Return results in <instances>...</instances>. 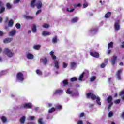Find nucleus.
<instances>
[{"instance_id": "obj_1", "label": "nucleus", "mask_w": 124, "mask_h": 124, "mask_svg": "<svg viewBox=\"0 0 124 124\" xmlns=\"http://www.w3.org/2000/svg\"><path fill=\"white\" fill-rule=\"evenodd\" d=\"M54 54V52L53 51L50 52V55L53 61V66L56 69H59L60 68V61L57 60V56H55Z\"/></svg>"}, {"instance_id": "obj_2", "label": "nucleus", "mask_w": 124, "mask_h": 124, "mask_svg": "<svg viewBox=\"0 0 124 124\" xmlns=\"http://www.w3.org/2000/svg\"><path fill=\"white\" fill-rule=\"evenodd\" d=\"M87 98H91L93 100H95L96 99V102L99 105H101V103L100 102V98L98 96H96L92 93H89L87 94Z\"/></svg>"}, {"instance_id": "obj_3", "label": "nucleus", "mask_w": 124, "mask_h": 124, "mask_svg": "<svg viewBox=\"0 0 124 124\" xmlns=\"http://www.w3.org/2000/svg\"><path fill=\"white\" fill-rule=\"evenodd\" d=\"M98 31V28L96 27H92L88 31V33L89 35H94L96 33H97Z\"/></svg>"}, {"instance_id": "obj_4", "label": "nucleus", "mask_w": 124, "mask_h": 124, "mask_svg": "<svg viewBox=\"0 0 124 124\" xmlns=\"http://www.w3.org/2000/svg\"><path fill=\"white\" fill-rule=\"evenodd\" d=\"M4 53L9 58H12V57H13V55H14V53L13 52V50H10L8 48H5L4 50Z\"/></svg>"}, {"instance_id": "obj_5", "label": "nucleus", "mask_w": 124, "mask_h": 124, "mask_svg": "<svg viewBox=\"0 0 124 124\" xmlns=\"http://www.w3.org/2000/svg\"><path fill=\"white\" fill-rule=\"evenodd\" d=\"M24 80V74L21 72L17 73L16 75V81L17 82H23Z\"/></svg>"}, {"instance_id": "obj_6", "label": "nucleus", "mask_w": 124, "mask_h": 124, "mask_svg": "<svg viewBox=\"0 0 124 124\" xmlns=\"http://www.w3.org/2000/svg\"><path fill=\"white\" fill-rule=\"evenodd\" d=\"M66 93L70 94L72 96H78L79 95V92H78V91L73 92V91H71L70 89H67Z\"/></svg>"}, {"instance_id": "obj_7", "label": "nucleus", "mask_w": 124, "mask_h": 124, "mask_svg": "<svg viewBox=\"0 0 124 124\" xmlns=\"http://www.w3.org/2000/svg\"><path fill=\"white\" fill-rule=\"evenodd\" d=\"M31 107H32L31 103H27L23 104L21 106H18L17 109H22V108H31Z\"/></svg>"}, {"instance_id": "obj_8", "label": "nucleus", "mask_w": 124, "mask_h": 124, "mask_svg": "<svg viewBox=\"0 0 124 124\" xmlns=\"http://www.w3.org/2000/svg\"><path fill=\"white\" fill-rule=\"evenodd\" d=\"M40 61L41 63H43V64H44V65H47V64L49 62V60H48V59H47V58L46 57L42 58L40 59Z\"/></svg>"}, {"instance_id": "obj_9", "label": "nucleus", "mask_w": 124, "mask_h": 124, "mask_svg": "<svg viewBox=\"0 0 124 124\" xmlns=\"http://www.w3.org/2000/svg\"><path fill=\"white\" fill-rule=\"evenodd\" d=\"M114 29L115 31H119L120 29V19H116L114 23Z\"/></svg>"}, {"instance_id": "obj_10", "label": "nucleus", "mask_w": 124, "mask_h": 124, "mask_svg": "<svg viewBox=\"0 0 124 124\" xmlns=\"http://www.w3.org/2000/svg\"><path fill=\"white\" fill-rule=\"evenodd\" d=\"M118 57L116 56H113L111 57V59L110 60V62L112 65H115L117 63V60Z\"/></svg>"}, {"instance_id": "obj_11", "label": "nucleus", "mask_w": 124, "mask_h": 124, "mask_svg": "<svg viewBox=\"0 0 124 124\" xmlns=\"http://www.w3.org/2000/svg\"><path fill=\"white\" fill-rule=\"evenodd\" d=\"M122 69H120L118 70V71L116 72L115 77L117 79V80H121V74H122Z\"/></svg>"}, {"instance_id": "obj_12", "label": "nucleus", "mask_w": 124, "mask_h": 124, "mask_svg": "<svg viewBox=\"0 0 124 124\" xmlns=\"http://www.w3.org/2000/svg\"><path fill=\"white\" fill-rule=\"evenodd\" d=\"M62 93H63V91L61 89H58L54 91L53 94L54 95H61V94H62Z\"/></svg>"}, {"instance_id": "obj_13", "label": "nucleus", "mask_w": 124, "mask_h": 124, "mask_svg": "<svg viewBox=\"0 0 124 124\" xmlns=\"http://www.w3.org/2000/svg\"><path fill=\"white\" fill-rule=\"evenodd\" d=\"M26 58L28 60H33V59H34V55L30 52H28L26 54Z\"/></svg>"}, {"instance_id": "obj_14", "label": "nucleus", "mask_w": 124, "mask_h": 124, "mask_svg": "<svg viewBox=\"0 0 124 124\" xmlns=\"http://www.w3.org/2000/svg\"><path fill=\"white\" fill-rule=\"evenodd\" d=\"M112 99H113V98L111 96H109L108 97V103H109L108 105V108H110L112 106V105H113Z\"/></svg>"}, {"instance_id": "obj_15", "label": "nucleus", "mask_w": 124, "mask_h": 124, "mask_svg": "<svg viewBox=\"0 0 124 124\" xmlns=\"http://www.w3.org/2000/svg\"><path fill=\"white\" fill-rule=\"evenodd\" d=\"M90 55L94 58H99V54L95 51L90 52Z\"/></svg>"}, {"instance_id": "obj_16", "label": "nucleus", "mask_w": 124, "mask_h": 124, "mask_svg": "<svg viewBox=\"0 0 124 124\" xmlns=\"http://www.w3.org/2000/svg\"><path fill=\"white\" fill-rule=\"evenodd\" d=\"M17 32V31L15 30H13L9 32L8 35L9 36L13 37L14 35H15Z\"/></svg>"}, {"instance_id": "obj_17", "label": "nucleus", "mask_w": 124, "mask_h": 124, "mask_svg": "<svg viewBox=\"0 0 124 124\" xmlns=\"http://www.w3.org/2000/svg\"><path fill=\"white\" fill-rule=\"evenodd\" d=\"M36 6L37 8H41L42 7V2L41 0H39L36 4Z\"/></svg>"}, {"instance_id": "obj_18", "label": "nucleus", "mask_w": 124, "mask_h": 124, "mask_svg": "<svg viewBox=\"0 0 124 124\" xmlns=\"http://www.w3.org/2000/svg\"><path fill=\"white\" fill-rule=\"evenodd\" d=\"M108 64V59H105V62L101 65V68H104L105 66H106Z\"/></svg>"}, {"instance_id": "obj_19", "label": "nucleus", "mask_w": 124, "mask_h": 124, "mask_svg": "<svg viewBox=\"0 0 124 124\" xmlns=\"http://www.w3.org/2000/svg\"><path fill=\"white\" fill-rule=\"evenodd\" d=\"M13 38H6L4 40L3 42L4 43H10V42H11Z\"/></svg>"}, {"instance_id": "obj_20", "label": "nucleus", "mask_w": 124, "mask_h": 124, "mask_svg": "<svg viewBox=\"0 0 124 124\" xmlns=\"http://www.w3.org/2000/svg\"><path fill=\"white\" fill-rule=\"evenodd\" d=\"M41 46L40 45H35L33 46V49L34 50H39Z\"/></svg>"}, {"instance_id": "obj_21", "label": "nucleus", "mask_w": 124, "mask_h": 124, "mask_svg": "<svg viewBox=\"0 0 124 124\" xmlns=\"http://www.w3.org/2000/svg\"><path fill=\"white\" fill-rule=\"evenodd\" d=\"M79 21V17H75L73 18L71 20L72 23H77V22Z\"/></svg>"}, {"instance_id": "obj_22", "label": "nucleus", "mask_w": 124, "mask_h": 124, "mask_svg": "<svg viewBox=\"0 0 124 124\" xmlns=\"http://www.w3.org/2000/svg\"><path fill=\"white\" fill-rule=\"evenodd\" d=\"M23 16L24 19H27V20H32L33 19V17L31 16L23 15Z\"/></svg>"}, {"instance_id": "obj_23", "label": "nucleus", "mask_w": 124, "mask_h": 124, "mask_svg": "<svg viewBox=\"0 0 124 124\" xmlns=\"http://www.w3.org/2000/svg\"><path fill=\"white\" fill-rule=\"evenodd\" d=\"M82 75H83V76L84 78H87V77H88V76H89V71H85L82 74Z\"/></svg>"}, {"instance_id": "obj_24", "label": "nucleus", "mask_w": 124, "mask_h": 124, "mask_svg": "<svg viewBox=\"0 0 124 124\" xmlns=\"http://www.w3.org/2000/svg\"><path fill=\"white\" fill-rule=\"evenodd\" d=\"M32 31L34 33H35V32H36V25H35V24H33L32 25Z\"/></svg>"}, {"instance_id": "obj_25", "label": "nucleus", "mask_w": 124, "mask_h": 124, "mask_svg": "<svg viewBox=\"0 0 124 124\" xmlns=\"http://www.w3.org/2000/svg\"><path fill=\"white\" fill-rule=\"evenodd\" d=\"M51 33L49 32L44 31L42 32V35H44V36H46L47 35H50Z\"/></svg>"}, {"instance_id": "obj_26", "label": "nucleus", "mask_w": 124, "mask_h": 124, "mask_svg": "<svg viewBox=\"0 0 124 124\" xmlns=\"http://www.w3.org/2000/svg\"><path fill=\"white\" fill-rule=\"evenodd\" d=\"M7 70H2L0 72V76H2V75H5V74H7Z\"/></svg>"}, {"instance_id": "obj_27", "label": "nucleus", "mask_w": 124, "mask_h": 124, "mask_svg": "<svg viewBox=\"0 0 124 124\" xmlns=\"http://www.w3.org/2000/svg\"><path fill=\"white\" fill-rule=\"evenodd\" d=\"M35 1H36V0H33L31 1L30 4L31 7H34V6H35Z\"/></svg>"}, {"instance_id": "obj_28", "label": "nucleus", "mask_w": 124, "mask_h": 124, "mask_svg": "<svg viewBox=\"0 0 124 124\" xmlns=\"http://www.w3.org/2000/svg\"><path fill=\"white\" fill-rule=\"evenodd\" d=\"M36 73L39 76L42 75V71L40 69H37L36 70Z\"/></svg>"}, {"instance_id": "obj_29", "label": "nucleus", "mask_w": 124, "mask_h": 124, "mask_svg": "<svg viewBox=\"0 0 124 124\" xmlns=\"http://www.w3.org/2000/svg\"><path fill=\"white\" fill-rule=\"evenodd\" d=\"M74 8H72V7H70L69 8H67V11L68 12H73L74 11Z\"/></svg>"}, {"instance_id": "obj_30", "label": "nucleus", "mask_w": 124, "mask_h": 124, "mask_svg": "<svg viewBox=\"0 0 124 124\" xmlns=\"http://www.w3.org/2000/svg\"><path fill=\"white\" fill-rule=\"evenodd\" d=\"M95 79H96V77L94 76H93L90 78V81L91 82H94V81L95 80Z\"/></svg>"}, {"instance_id": "obj_31", "label": "nucleus", "mask_w": 124, "mask_h": 124, "mask_svg": "<svg viewBox=\"0 0 124 124\" xmlns=\"http://www.w3.org/2000/svg\"><path fill=\"white\" fill-rule=\"evenodd\" d=\"M110 16H111V12H109L105 15V18H106L107 19L109 18Z\"/></svg>"}, {"instance_id": "obj_32", "label": "nucleus", "mask_w": 124, "mask_h": 124, "mask_svg": "<svg viewBox=\"0 0 124 124\" xmlns=\"http://www.w3.org/2000/svg\"><path fill=\"white\" fill-rule=\"evenodd\" d=\"M25 120H26V117L23 116L20 118V123L21 124H24V123H25Z\"/></svg>"}, {"instance_id": "obj_33", "label": "nucleus", "mask_w": 124, "mask_h": 124, "mask_svg": "<svg viewBox=\"0 0 124 124\" xmlns=\"http://www.w3.org/2000/svg\"><path fill=\"white\" fill-rule=\"evenodd\" d=\"M76 63L74 62H72L70 63V66L71 67V68H72V69H74V68H75V65H76Z\"/></svg>"}, {"instance_id": "obj_34", "label": "nucleus", "mask_w": 124, "mask_h": 124, "mask_svg": "<svg viewBox=\"0 0 124 124\" xmlns=\"http://www.w3.org/2000/svg\"><path fill=\"white\" fill-rule=\"evenodd\" d=\"M1 119L3 123H6V122H7V119L5 116H2Z\"/></svg>"}, {"instance_id": "obj_35", "label": "nucleus", "mask_w": 124, "mask_h": 124, "mask_svg": "<svg viewBox=\"0 0 124 124\" xmlns=\"http://www.w3.org/2000/svg\"><path fill=\"white\" fill-rule=\"evenodd\" d=\"M43 28H44L45 29H48V28H49V27H50V25H49V24H46V23H44L43 26H42Z\"/></svg>"}, {"instance_id": "obj_36", "label": "nucleus", "mask_w": 124, "mask_h": 124, "mask_svg": "<svg viewBox=\"0 0 124 124\" xmlns=\"http://www.w3.org/2000/svg\"><path fill=\"white\" fill-rule=\"evenodd\" d=\"M13 21L12 20H10L8 23L9 27H12L13 26Z\"/></svg>"}, {"instance_id": "obj_37", "label": "nucleus", "mask_w": 124, "mask_h": 124, "mask_svg": "<svg viewBox=\"0 0 124 124\" xmlns=\"http://www.w3.org/2000/svg\"><path fill=\"white\" fill-rule=\"evenodd\" d=\"M110 48H113V42H111L108 44V49Z\"/></svg>"}, {"instance_id": "obj_38", "label": "nucleus", "mask_w": 124, "mask_h": 124, "mask_svg": "<svg viewBox=\"0 0 124 124\" xmlns=\"http://www.w3.org/2000/svg\"><path fill=\"white\" fill-rule=\"evenodd\" d=\"M55 108H51L49 111H48V113H53V112H55Z\"/></svg>"}, {"instance_id": "obj_39", "label": "nucleus", "mask_w": 124, "mask_h": 124, "mask_svg": "<svg viewBox=\"0 0 124 124\" xmlns=\"http://www.w3.org/2000/svg\"><path fill=\"white\" fill-rule=\"evenodd\" d=\"M6 6L8 9H11V8L12 7V5L9 3H6Z\"/></svg>"}, {"instance_id": "obj_40", "label": "nucleus", "mask_w": 124, "mask_h": 124, "mask_svg": "<svg viewBox=\"0 0 124 124\" xmlns=\"http://www.w3.org/2000/svg\"><path fill=\"white\" fill-rule=\"evenodd\" d=\"M83 78H84V77L83 75L82 74L80 75L78 78L79 81H84V80H83Z\"/></svg>"}, {"instance_id": "obj_41", "label": "nucleus", "mask_w": 124, "mask_h": 124, "mask_svg": "<svg viewBox=\"0 0 124 124\" xmlns=\"http://www.w3.org/2000/svg\"><path fill=\"white\" fill-rule=\"evenodd\" d=\"M5 10V8L4 7H1L0 9V14L2 13L3 12H4Z\"/></svg>"}, {"instance_id": "obj_42", "label": "nucleus", "mask_w": 124, "mask_h": 124, "mask_svg": "<svg viewBox=\"0 0 124 124\" xmlns=\"http://www.w3.org/2000/svg\"><path fill=\"white\" fill-rule=\"evenodd\" d=\"M38 123L39 124H44V122H43V119L42 118H40L38 120Z\"/></svg>"}, {"instance_id": "obj_43", "label": "nucleus", "mask_w": 124, "mask_h": 124, "mask_svg": "<svg viewBox=\"0 0 124 124\" xmlns=\"http://www.w3.org/2000/svg\"><path fill=\"white\" fill-rule=\"evenodd\" d=\"M73 6L74 8H76V7H81V3H78V4H74Z\"/></svg>"}, {"instance_id": "obj_44", "label": "nucleus", "mask_w": 124, "mask_h": 124, "mask_svg": "<svg viewBox=\"0 0 124 124\" xmlns=\"http://www.w3.org/2000/svg\"><path fill=\"white\" fill-rule=\"evenodd\" d=\"M85 113H84L83 112L80 113L78 115L79 118H83V117H85Z\"/></svg>"}, {"instance_id": "obj_45", "label": "nucleus", "mask_w": 124, "mask_h": 124, "mask_svg": "<svg viewBox=\"0 0 124 124\" xmlns=\"http://www.w3.org/2000/svg\"><path fill=\"white\" fill-rule=\"evenodd\" d=\"M70 81L71 82H75V81H77V78H76V77L72 78L70 79Z\"/></svg>"}, {"instance_id": "obj_46", "label": "nucleus", "mask_w": 124, "mask_h": 124, "mask_svg": "<svg viewBox=\"0 0 124 124\" xmlns=\"http://www.w3.org/2000/svg\"><path fill=\"white\" fill-rule=\"evenodd\" d=\"M113 112L112 111L109 112L108 114V118H112V117H113Z\"/></svg>"}, {"instance_id": "obj_47", "label": "nucleus", "mask_w": 124, "mask_h": 124, "mask_svg": "<svg viewBox=\"0 0 124 124\" xmlns=\"http://www.w3.org/2000/svg\"><path fill=\"white\" fill-rule=\"evenodd\" d=\"M88 5H89V4H88V3L85 2L83 4V8H86V7H88Z\"/></svg>"}, {"instance_id": "obj_48", "label": "nucleus", "mask_w": 124, "mask_h": 124, "mask_svg": "<svg viewBox=\"0 0 124 124\" xmlns=\"http://www.w3.org/2000/svg\"><path fill=\"white\" fill-rule=\"evenodd\" d=\"M16 29H21V24H19V23H17L16 25Z\"/></svg>"}, {"instance_id": "obj_49", "label": "nucleus", "mask_w": 124, "mask_h": 124, "mask_svg": "<svg viewBox=\"0 0 124 124\" xmlns=\"http://www.w3.org/2000/svg\"><path fill=\"white\" fill-rule=\"evenodd\" d=\"M68 65V63H66L65 62L63 63V68H66L67 67Z\"/></svg>"}, {"instance_id": "obj_50", "label": "nucleus", "mask_w": 124, "mask_h": 124, "mask_svg": "<svg viewBox=\"0 0 124 124\" xmlns=\"http://www.w3.org/2000/svg\"><path fill=\"white\" fill-rule=\"evenodd\" d=\"M29 119L31 120V121H33L35 119V117L34 116H29Z\"/></svg>"}, {"instance_id": "obj_51", "label": "nucleus", "mask_w": 124, "mask_h": 124, "mask_svg": "<svg viewBox=\"0 0 124 124\" xmlns=\"http://www.w3.org/2000/svg\"><path fill=\"white\" fill-rule=\"evenodd\" d=\"M120 102H121V100L120 99H117L114 101V103H115V104H119Z\"/></svg>"}, {"instance_id": "obj_52", "label": "nucleus", "mask_w": 124, "mask_h": 124, "mask_svg": "<svg viewBox=\"0 0 124 124\" xmlns=\"http://www.w3.org/2000/svg\"><path fill=\"white\" fill-rule=\"evenodd\" d=\"M57 37H54L52 42H53V43H57Z\"/></svg>"}, {"instance_id": "obj_53", "label": "nucleus", "mask_w": 124, "mask_h": 124, "mask_svg": "<svg viewBox=\"0 0 124 124\" xmlns=\"http://www.w3.org/2000/svg\"><path fill=\"white\" fill-rule=\"evenodd\" d=\"M20 2V0H15L14 1V4H18Z\"/></svg>"}, {"instance_id": "obj_54", "label": "nucleus", "mask_w": 124, "mask_h": 124, "mask_svg": "<svg viewBox=\"0 0 124 124\" xmlns=\"http://www.w3.org/2000/svg\"><path fill=\"white\" fill-rule=\"evenodd\" d=\"M55 108H56V109H61L62 108V106H61L60 105H57L55 106Z\"/></svg>"}, {"instance_id": "obj_55", "label": "nucleus", "mask_w": 124, "mask_h": 124, "mask_svg": "<svg viewBox=\"0 0 124 124\" xmlns=\"http://www.w3.org/2000/svg\"><path fill=\"white\" fill-rule=\"evenodd\" d=\"M120 47L122 48V49H124V41L120 45Z\"/></svg>"}, {"instance_id": "obj_56", "label": "nucleus", "mask_w": 124, "mask_h": 124, "mask_svg": "<svg viewBox=\"0 0 124 124\" xmlns=\"http://www.w3.org/2000/svg\"><path fill=\"white\" fill-rule=\"evenodd\" d=\"M67 84H68V82L66 80H64L63 81V85L64 86H66V85H67Z\"/></svg>"}, {"instance_id": "obj_57", "label": "nucleus", "mask_w": 124, "mask_h": 124, "mask_svg": "<svg viewBox=\"0 0 124 124\" xmlns=\"http://www.w3.org/2000/svg\"><path fill=\"white\" fill-rule=\"evenodd\" d=\"M119 95L122 96L124 94V90L122 91L121 92L119 93Z\"/></svg>"}, {"instance_id": "obj_58", "label": "nucleus", "mask_w": 124, "mask_h": 124, "mask_svg": "<svg viewBox=\"0 0 124 124\" xmlns=\"http://www.w3.org/2000/svg\"><path fill=\"white\" fill-rule=\"evenodd\" d=\"M41 10H39L37 11V12L36 13V15H38V14H39V13H41Z\"/></svg>"}, {"instance_id": "obj_59", "label": "nucleus", "mask_w": 124, "mask_h": 124, "mask_svg": "<svg viewBox=\"0 0 124 124\" xmlns=\"http://www.w3.org/2000/svg\"><path fill=\"white\" fill-rule=\"evenodd\" d=\"M78 124H83V121L79 120L78 122Z\"/></svg>"}, {"instance_id": "obj_60", "label": "nucleus", "mask_w": 124, "mask_h": 124, "mask_svg": "<svg viewBox=\"0 0 124 124\" xmlns=\"http://www.w3.org/2000/svg\"><path fill=\"white\" fill-rule=\"evenodd\" d=\"M34 110V111H35L36 112L37 111L39 110V108H38V107L35 108Z\"/></svg>"}, {"instance_id": "obj_61", "label": "nucleus", "mask_w": 124, "mask_h": 124, "mask_svg": "<svg viewBox=\"0 0 124 124\" xmlns=\"http://www.w3.org/2000/svg\"><path fill=\"white\" fill-rule=\"evenodd\" d=\"M2 35H3V32L2 31H0V36H2Z\"/></svg>"}, {"instance_id": "obj_62", "label": "nucleus", "mask_w": 124, "mask_h": 124, "mask_svg": "<svg viewBox=\"0 0 124 124\" xmlns=\"http://www.w3.org/2000/svg\"><path fill=\"white\" fill-rule=\"evenodd\" d=\"M100 3H101V5H104L105 2L104 1L102 2V1H100Z\"/></svg>"}, {"instance_id": "obj_63", "label": "nucleus", "mask_w": 124, "mask_h": 124, "mask_svg": "<svg viewBox=\"0 0 124 124\" xmlns=\"http://www.w3.org/2000/svg\"><path fill=\"white\" fill-rule=\"evenodd\" d=\"M121 117L122 118H123V119H124V112H122L121 113Z\"/></svg>"}, {"instance_id": "obj_64", "label": "nucleus", "mask_w": 124, "mask_h": 124, "mask_svg": "<svg viewBox=\"0 0 124 124\" xmlns=\"http://www.w3.org/2000/svg\"><path fill=\"white\" fill-rule=\"evenodd\" d=\"M47 119L48 120H50V119H52V117L50 116V115H48L47 117Z\"/></svg>"}]
</instances>
